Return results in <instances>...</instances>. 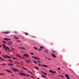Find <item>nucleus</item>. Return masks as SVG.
I'll list each match as a JSON object with an SVG mask.
<instances>
[{
    "mask_svg": "<svg viewBox=\"0 0 79 79\" xmlns=\"http://www.w3.org/2000/svg\"><path fill=\"white\" fill-rule=\"evenodd\" d=\"M2 45L3 46V48H4V49H5L6 51H8V52H10H10H11V50H10V48H8V47H7L6 46H5V45L4 44H2ZM6 49L7 50H6Z\"/></svg>",
    "mask_w": 79,
    "mask_h": 79,
    "instance_id": "nucleus-1",
    "label": "nucleus"
},
{
    "mask_svg": "<svg viewBox=\"0 0 79 79\" xmlns=\"http://www.w3.org/2000/svg\"><path fill=\"white\" fill-rule=\"evenodd\" d=\"M11 69H15V70H13V71H15L16 72H19V71H20V72H22V71H19L18 70L14 68H11Z\"/></svg>",
    "mask_w": 79,
    "mask_h": 79,
    "instance_id": "nucleus-2",
    "label": "nucleus"
},
{
    "mask_svg": "<svg viewBox=\"0 0 79 79\" xmlns=\"http://www.w3.org/2000/svg\"><path fill=\"white\" fill-rule=\"evenodd\" d=\"M39 66H44V67H46V68H47L48 67V66H47L46 65H41L40 64H39Z\"/></svg>",
    "mask_w": 79,
    "mask_h": 79,
    "instance_id": "nucleus-3",
    "label": "nucleus"
},
{
    "mask_svg": "<svg viewBox=\"0 0 79 79\" xmlns=\"http://www.w3.org/2000/svg\"><path fill=\"white\" fill-rule=\"evenodd\" d=\"M3 34H10V31H6L2 32Z\"/></svg>",
    "mask_w": 79,
    "mask_h": 79,
    "instance_id": "nucleus-4",
    "label": "nucleus"
},
{
    "mask_svg": "<svg viewBox=\"0 0 79 79\" xmlns=\"http://www.w3.org/2000/svg\"><path fill=\"white\" fill-rule=\"evenodd\" d=\"M19 74L20 75H22V76H27V75L22 73H19Z\"/></svg>",
    "mask_w": 79,
    "mask_h": 79,
    "instance_id": "nucleus-5",
    "label": "nucleus"
},
{
    "mask_svg": "<svg viewBox=\"0 0 79 79\" xmlns=\"http://www.w3.org/2000/svg\"><path fill=\"white\" fill-rule=\"evenodd\" d=\"M23 56H24L25 57H26V58H28L27 57H29V56L26 54H23Z\"/></svg>",
    "mask_w": 79,
    "mask_h": 79,
    "instance_id": "nucleus-6",
    "label": "nucleus"
},
{
    "mask_svg": "<svg viewBox=\"0 0 79 79\" xmlns=\"http://www.w3.org/2000/svg\"><path fill=\"white\" fill-rule=\"evenodd\" d=\"M65 76L66 77L67 79H69V75H68L67 74H65Z\"/></svg>",
    "mask_w": 79,
    "mask_h": 79,
    "instance_id": "nucleus-7",
    "label": "nucleus"
},
{
    "mask_svg": "<svg viewBox=\"0 0 79 79\" xmlns=\"http://www.w3.org/2000/svg\"><path fill=\"white\" fill-rule=\"evenodd\" d=\"M52 56L53 57H54V58H56V56H55V55L53 54V53H52Z\"/></svg>",
    "mask_w": 79,
    "mask_h": 79,
    "instance_id": "nucleus-8",
    "label": "nucleus"
},
{
    "mask_svg": "<svg viewBox=\"0 0 79 79\" xmlns=\"http://www.w3.org/2000/svg\"><path fill=\"white\" fill-rule=\"evenodd\" d=\"M19 49H20V50H22V49H23V50H25V48H21V47H19Z\"/></svg>",
    "mask_w": 79,
    "mask_h": 79,
    "instance_id": "nucleus-9",
    "label": "nucleus"
},
{
    "mask_svg": "<svg viewBox=\"0 0 79 79\" xmlns=\"http://www.w3.org/2000/svg\"><path fill=\"white\" fill-rule=\"evenodd\" d=\"M16 55L17 56H18V57H19V58H21V56H20V55L18 54H16Z\"/></svg>",
    "mask_w": 79,
    "mask_h": 79,
    "instance_id": "nucleus-10",
    "label": "nucleus"
},
{
    "mask_svg": "<svg viewBox=\"0 0 79 79\" xmlns=\"http://www.w3.org/2000/svg\"><path fill=\"white\" fill-rule=\"evenodd\" d=\"M42 73H43V74H44V75H47V73H44V72H43V71H42Z\"/></svg>",
    "mask_w": 79,
    "mask_h": 79,
    "instance_id": "nucleus-11",
    "label": "nucleus"
},
{
    "mask_svg": "<svg viewBox=\"0 0 79 79\" xmlns=\"http://www.w3.org/2000/svg\"><path fill=\"white\" fill-rule=\"evenodd\" d=\"M33 63H35V64H38V63H37V61H35L34 60Z\"/></svg>",
    "mask_w": 79,
    "mask_h": 79,
    "instance_id": "nucleus-12",
    "label": "nucleus"
},
{
    "mask_svg": "<svg viewBox=\"0 0 79 79\" xmlns=\"http://www.w3.org/2000/svg\"><path fill=\"white\" fill-rule=\"evenodd\" d=\"M22 68H23V69H25V70H27V69L25 68V67H24L23 66H21Z\"/></svg>",
    "mask_w": 79,
    "mask_h": 79,
    "instance_id": "nucleus-13",
    "label": "nucleus"
},
{
    "mask_svg": "<svg viewBox=\"0 0 79 79\" xmlns=\"http://www.w3.org/2000/svg\"><path fill=\"white\" fill-rule=\"evenodd\" d=\"M6 71H7V72H9L10 73H12V72H11L10 70H6Z\"/></svg>",
    "mask_w": 79,
    "mask_h": 79,
    "instance_id": "nucleus-14",
    "label": "nucleus"
},
{
    "mask_svg": "<svg viewBox=\"0 0 79 79\" xmlns=\"http://www.w3.org/2000/svg\"><path fill=\"white\" fill-rule=\"evenodd\" d=\"M35 68L36 69V70H38L39 69V68L36 66H35Z\"/></svg>",
    "mask_w": 79,
    "mask_h": 79,
    "instance_id": "nucleus-15",
    "label": "nucleus"
},
{
    "mask_svg": "<svg viewBox=\"0 0 79 79\" xmlns=\"http://www.w3.org/2000/svg\"><path fill=\"white\" fill-rule=\"evenodd\" d=\"M18 43H19V42H21V40H17L16 41Z\"/></svg>",
    "mask_w": 79,
    "mask_h": 79,
    "instance_id": "nucleus-16",
    "label": "nucleus"
},
{
    "mask_svg": "<svg viewBox=\"0 0 79 79\" xmlns=\"http://www.w3.org/2000/svg\"><path fill=\"white\" fill-rule=\"evenodd\" d=\"M8 65L9 66H14V65L12 64H8Z\"/></svg>",
    "mask_w": 79,
    "mask_h": 79,
    "instance_id": "nucleus-17",
    "label": "nucleus"
},
{
    "mask_svg": "<svg viewBox=\"0 0 79 79\" xmlns=\"http://www.w3.org/2000/svg\"><path fill=\"white\" fill-rule=\"evenodd\" d=\"M49 72H50V73H53V71L52 70H49Z\"/></svg>",
    "mask_w": 79,
    "mask_h": 79,
    "instance_id": "nucleus-18",
    "label": "nucleus"
},
{
    "mask_svg": "<svg viewBox=\"0 0 79 79\" xmlns=\"http://www.w3.org/2000/svg\"><path fill=\"white\" fill-rule=\"evenodd\" d=\"M6 56V57H7L8 58H11V57H10V56Z\"/></svg>",
    "mask_w": 79,
    "mask_h": 79,
    "instance_id": "nucleus-19",
    "label": "nucleus"
},
{
    "mask_svg": "<svg viewBox=\"0 0 79 79\" xmlns=\"http://www.w3.org/2000/svg\"><path fill=\"white\" fill-rule=\"evenodd\" d=\"M20 58H21V59H23V60H24V59H25V58L23 56L22 57H20Z\"/></svg>",
    "mask_w": 79,
    "mask_h": 79,
    "instance_id": "nucleus-20",
    "label": "nucleus"
},
{
    "mask_svg": "<svg viewBox=\"0 0 79 79\" xmlns=\"http://www.w3.org/2000/svg\"><path fill=\"white\" fill-rule=\"evenodd\" d=\"M34 49H35V50H39L38 49H37L36 47H34Z\"/></svg>",
    "mask_w": 79,
    "mask_h": 79,
    "instance_id": "nucleus-21",
    "label": "nucleus"
},
{
    "mask_svg": "<svg viewBox=\"0 0 79 79\" xmlns=\"http://www.w3.org/2000/svg\"><path fill=\"white\" fill-rule=\"evenodd\" d=\"M8 39H7V38H5L4 39V40H8Z\"/></svg>",
    "mask_w": 79,
    "mask_h": 79,
    "instance_id": "nucleus-22",
    "label": "nucleus"
},
{
    "mask_svg": "<svg viewBox=\"0 0 79 79\" xmlns=\"http://www.w3.org/2000/svg\"><path fill=\"white\" fill-rule=\"evenodd\" d=\"M32 58H34L35 60H36V57H35L34 56H32Z\"/></svg>",
    "mask_w": 79,
    "mask_h": 79,
    "instance_id": "nucleus-23",
    "label": "nucleus"
},
{
    "mask_svg": "<svg viewBox=\"0 0 79 79\" xmlns=\"http://www.w3.org/2000/svg\"><path fill=\"white\" fill-rule=\"evenodd\" d=\"M12 59H13L14 60H17V59L15 57H13Z\"/></svg>",
    "mask_w": 79,
    "mask_h": 79,
    "instance_id": "nucleus-24",
    "label": "nucleus"
},
{
    "mask_svg": "<svg viewBox=\"0 0 79 79\" xmlns=\"http://www.w3.org/2000/svg\"><path fill=\"white\" fill-rule=\"evenodd\" d=\"M25 34L26 35H28V33L25 32Z\"/></svg>",
    "mask_w": 79,
    "mask_h": 79,
    "instance_id": "nucleus-25",
    "label": "nucleus"
},
{
    "mask_svg": "<svg viewBox=\"0 0 79 79\" xmlns=\"http://www.w3.org/2000/svg\"><path fill=\"white\" fill-rule=\"evenodd\" d=\"M41 50H42V49L41 48L39 49V52H40V51H41Z\"/></svg>",
    "mask_w": 79,
    "mask_h": 79,
    "instance_id": "nucleus-26",
    "label": "nucleus"
},
{
    "mask_svg": "<svg viewBox=\"0 0 79 79\" xmlns=\"http://www.w3.org/2000/svg\"><path fill=\"white\" fill-rule=\"evenodd\" d=\"M40 48H43V49H44V47H42V46H40Z\"/></svg>",
    "mask_w": 79,
    "mask_h": 79,
    "instance_id": "nucleus-27",
    "label": "nucleus"
},
{
    "mask_svg": "<svg viewBox=\"0 0 79 79\" xmlns=\"http://www.w3.org/2000/svg\"><path fill=\"white\" fill-rule=\"evenodd\" d=\"M36 60H37H37H40V59H39V58H38L37 57H36Z\"/></svg>",
    "mask_w": 79,
    "mask_h": 79,
    "instance_id": "nucleus-28",
    "label": "nucleus"
},
{
    "mask_svg": "<svg viewBox=\"0 0 79 79\" xmlns=\"http://www.w3.org/2000/svg\"><path fill=\"white\" fill-rule=\"evenodd\" d=\"M2 42H3V43H4V44H6V42H5V41H2Z\"/></svg>",
    "mask_w": 79,
    "mask_h": 79,
    "instance_id": "nucleus-29",
    "label": "nucleus"
},
{
    "mask_svg": "<svg viewBox=\"0 0 79 79\" xmlns=\"http://www.w3.org/2000/svg\"><path fill=\"white\" fill-rule=\"evenodd\" d=\"M6 56H3V57H4V58H7V57H6Z\"/></svg>",
    "mask_w": 79,
    "mask_h": 79,
    "instance_id": "nucleus-30",
    "label": "nucleus"
},
{
    "mask_svg": "<svg viewBox=\"0 0 79 79\" xmlns=\"http://www.w3.org/2000/svg\"><path fill=\"white\" fill-rule=\"evenodd\" d=\"M47 60H48V61H50V60H51V59L50 58H47Z\"/></svg>",
    "mask_w": 79,
    "mask_h": 79,
    "instance_id": "nucleus-31",
    "label": "nucleus"
},
{
    "mask_svg": "<svg viewBox=\"0 0 79 79\" xmlns=\"http://www.w3.org/2000/svg\"><path fill=\"white\" fill-rule=\"evenodd\" d=\"M42 77H44V78H45V76H44L43 75Z\"/></svg>",
    "mask_w": 79,
    "mask_h": 79,
    "instance_id": "nucleus-32",
    "label": "nucleus"
},
{
    "mask_svg": "<svg viewBox=\"0 0 79 79\" xmlns=\"http://www.w3.org/2000/svg\"><path fill=\"white\" fill-rule=\"evenodd\" d=\"M8 60H9L10 61V62H12V61H12V60H10L8 59Z\"/></svg>",
    "mask_w": 79,
    "mask_h": 79,
    "instance_id": "nucleus-33",
    "label": "nucleus"
},
{
    "mask_svg": "<svg viewBox=\"0 0 79 79\" xmlns=\"http://www.w3.org/2000/svg\"><path fill=\"white\" fill-rule=\"evenodd\" d=\"M2 64V66H5V65H6V64Z\"/></svg>",
    "mask_w": 79,
    "mask_h": 79,
    "instance_id": "nucleus-34",
    "label": "nucleus"
},
{
    "mask_svg": "<svg viewBox=\"0 0 79 79\" xmlns=\"http://www.w3.org/2000/svg\"><path fill=\"white\" fill-rule=\"evenodd\" d=\"M14 39H18V38L16 37H15Z\"/></svg>",
    "mask_w": 79,
    "mask_h": 79,
    "instance_id": "nucleus-35",
    "label": "nucleus"
},
{
    "mask_svg": "<svg viewBox=\"0 0 79 79\" xmlns=\"http://www.w3.org/2000/svg\"><path fill=\"white\" fill-rule=\"evenodd\" d=\"M31 76L29 75V74H28L27 75V76Z\"/></svg>",
    "mask_w": 79,
    "mask_h": 79,
    "instance_id": "nucleus-36",
    "label": "nucleus"
},
{
    "mask_svg": "<svg viewBox=\"0 0 79 79\" xmlns=\"http://www.w3.org/2000/svg\"><path fill=\"white\" fill-rule=\"evenodd\" d=\"M0 75H4V73H0Z\"/></svg>",
    "mask_w": 79,
    "mask_h": 79,
    "instance_id": "nucleus-37",
    "label": "nucleus"
},
{
    "mask_svg": "<svg viewBox=\"0 0 79 79\" xmlns=\"http://www.w3.org/2000/svg\"><path fill=\"white\" fill-rule=\"evenodd\" d=\"M56 73V71H54V72H53V73Z\"/></svg>",
    "mask_w": 79,
    "mask_h": 79,
    "instance_id": "nucleus-38",
    "label": "nucleus"
},
{
    "mask_svg": "<svg viewBox=\"0 0 79 79\" xmlns=\"http://www.w3.org/2000/svg\"><path fill=\"white\" fill-rule=\"evenodd\" d=\"M58 70H60V68H58Z\"/></svg>",
    "mask_w": 79,
    "mask_h": 79,
    "instance_id": "nucleus-39",
    "label": "nucleus"
},
{
    "mask_svg": "<svg viewBox=\"0 0 79 79\" xmlns=\"http://www.w3.org/2000/svg\"><path fill=\"white\" fill-rule=\"evenodd\" d=\"M52 52H53V53H55V52H56V51H53Z\"/></svg>",
    "mask_w": 79,
    "mask_h": 79,
    "instance_id": "nucleus-40",
    "label": "nucleus"
},
{
    "mask_svg": "<svg viewBox=\"0 0 79 79\" xmlns=\"http://www.w3.org/2000/svg\"><path fill=\"white\" fill-rule=\"evenodd\" d=\"M20 63H21V64L23 65V62H20Z\"/></svg>",
    "mask_w": 79,
    "mask_h": 79,
    "instance_id": "nucleus-41",
    "label": "nucleus"
},
{
    "mask_svg": "<svg viewBox=\"0 0 79 79\" xmlns=\"http://www.w3.org/2000/svg\"><path fill=\"white\" fill-rule=\"evenodd\" d=\"M29 73H31V74H33V73L32 72H29Z\"/></svg>",
    "mask_w": 79,
    "mask_h": 79,
    "instance_id": "nucleus-42",
    "label": "nucleus"
},
{
    "mask_svg": "<svg viewBox=\"0 0 79 79\" xmlns=\"http://www.w3.org/2000/svg\"><path fill=\"white\" fill-rule=\"evenodd\" d=\"M7 44H8V45H11V44L10 43H8Z\"/></svg>",
    "mask_w": 79,
    "mask_h": 79,
    "instance_id": "nucleus-43",
    "label": "nucleus"
},
{
    "mask_svg": "<svg viewBox=\"0 0 79 79\" xmlns=\"http://www.w3.org/2000/svg\"><path fill=\"white\" fill-rule=\"evenodd\" d=\"M26 62H27V63H29V61H28V60H26Z\"/></svg>",
    "mask_w": 79,
    "mask_h": 79,
    "instance_id": "nucleus-44",
    "label": "nucleus"
},
{
    "mask_svg": "<svg viewBox=\"0 0 79 79\" xmlns=\"http://www.w3.org/2000/svg\"><path fill=\"white\" fill-rule=\"evenodd\" d=\"M31 55H34V54H33V53H31Z\"/></svg>",
    "mask_w": 79,
    "mask_h": 79,
    "instance_id": "nucleus-45",
    "label": "nucleus"
},
{
    "mask_svg": "<svg viewBox=\"0 0 79 79\" xmlns=\"http://www.w3.org/2000/svg\"><path fill=\"white\" fill-rule=\"evenodd\" d=\"M11 76H15V75H11Z\"/></svg>",
    "mask_w": 79,
    "mask_h": 79,
    "instance_id": "nucleus-46",
    "label": "nucleus"
},
{
    "mask_svg": "<svg viewBox=\"0 0 79 79\" xmlns=\"http://www.w3.org/2000/svg\"><path fill=\"white\" fill-rule=\"evenodd\" d=\"M9 42L10 44H12V42H11V41H10Z\"/></svg>",
    "mask_w": 79,
    "mask_h": 79,
    "instance_id": "nucleus-47",
    "label": "nucleus"
},
{
    "mask_svg": "<svg viewBox=\"0 0 79 79\" xmlns=\"http://www.w3.org/2000/svg\"><path fill=\"white\" fill-rule=\"evenodd\" d=\"M11 50H12L13 51H14V50H13V49L12 48Z\"/></svg>",
    "mask_w": 79,
    "mask_h": 79,
    "instance_id": "nucleus-48",
    "label": "nucleus"
},
{
    "mask_svg": "<svg viewBox=\"0 0 79 79\" xmlns=\"http://www.w3.org/2000/svg\"><path fill=\"white\" fill-rule=\"evenodd\" d=\"M62 77H64V76L63 75L62 76Z\"/></svg>",
    "mask_w": 79,
    "mask_h": 79,
    "instance_id": "nucleus-49",
    "label": "nucleus"
},
{
    "mask_svg": "<svg viewBox=\"0 0 79 79\" xmlns=\"http://www.w3.org/2000/svg\"><path fill=\"white\" fill-rule=\"evenodd\" d=\"M38 63H40V61H38Z\"/></svg>",
    "mask_w": 79,
    "mask_h": 79,
    "instance_id": "nucleus-50",
    "label": "nucleus"
},
{
    "mask_svg": "<svg viewBox=\"0 0 79 79\" xmlns=\"http://www.w3.org/2000/svg\"><path fill=\"white\" fill-rule=\"evenodd\" d=\"M31 77H32V78H34V77L32 76H31Z\"/></svg>",
    "mask_w": 79,
    "mask_h": 79,
    "instance_id": "nucleus-51",
    "label": "nucleus"
},
{
    "mask_svg": "<svg viewBox=\"0 0 79 79\" xmlns=\"http://www.w3.org/2000/svg\"><path fill=\"white\" fill-rule=\"evenodd\" d=\"M1 60H3V59H2V58H1Z\"/></svg>",
    "mask_w": 79,
    "mask_h": 79,
    "instance_id": "nucleus-52",
    "label": "nucleus"
},
{
    "mask_svg": "<svg viewBox=\"0 0 79 79\" xmlns=\"http://www.w3.org/2000/svg\"><path fill=\"white\" fill-rule=\"evenodd\" d=\"M7 40H11L10 39H8Z\"/></svg>",
    "mask_w": 79,
    "mask_h": 79,
    "instance_id": "nucleus-53",
    "label": "nucleus"
},
{
    "mask_svg": "<svg viewBox=\"0 0 79 79\" xmlns=\"http://www.w3.org/2000/svg\"><path fill=\"white\" fill-rule=\"evenodd\" d=\"M17 63H19V64H20V63H19V62H17Z\"/></svg>",
    "mask_w": 79,
    "mask_h": 79,
    "instance_id": "nucleus-54",
    "label": "nucleus"
},
{
    "mask_svg": "<svg viewBox=\"0 0 79 79\" xmlns=\"http://www.w3.org/2000/svg\"><path fill=\"white\" fill-rule=\"evenodd\" d=\"M45 58H46V59H47V57H45Z\"/></svg>",
    "mask_w": 79,
    "mask_h": 79,
    "instance_id": "nucleus-55",
    "label": "nucleus"
},
{
    "mask_svg": "<svg viewBox=\"0 0 79 79\" xmlns=\"http://www.w3.org/2000/svg\"><path fill=\"white\" fill-rule=\"evenodd\" d=\"M14 36H15V37H16V35H14Z\"/></svg>",
    "mask_w": 79,
    "mask_h": 79,
    "instance_id": "nucleus-56",
    "label": "nucleus"
},
{
    "mask_svg": "<svg viewBox=\"0 0 79 79\" xmlns=\"http://www.w3.org/2000/svg\"><path fill=\"white\" fill-rule=\"evenodd\" d=\"M45 52H47V50H45Z\"/></svg>",
    "mask_w": 79,
    "mask_h": 79,
    "instance_id": "nucleus-57",
    "label": "nucleus"
},
{
    "mask_svg": "<svg viewBox=\"0 0 79 79\" xmlns=\"http://www.w3.org/2000/svg\"><path fill=\"white\" fill-rule=\"evenodd\" d=\"M60 76H61V77H62V75H60Z\"/></svg>",
    "mask_w": 79,
    "mask_h": 79,
    "instance_id": "nucleus-58",
    "label": "nucleus"
},
{
    "mask_svg": "<svg viewBox=\"0 0 79 79\" xmlns=\"http://www.w3.org/2000/svg\"><path fill=\"white\" fill-rule=\"evenodd\" d=\"M0 47L2 48V46L0 45Z\"/></svg>",
    "mask_w": 79,
    "mask_h": 79,
    "instance_id": "nucleus-59",
    "label": "nucleus"
},
{
    "mask_svg": "<svg viewBox=\"0 0 79 79\" xmlns=\"http://www.w3.org/2000/svg\"><path fill=\"white\" fill-rule=\"evenodd\" d=\"M47 53H48V51L47 52Z\"/></svg>",
    "mask_w": 79,
    "mask_h": 79,
    "instance_id": "nucleus-60",
    "label": "nucleus"
},
{
    "mask_svg": "<svg viewBox=\"0 0 79 79\" xmlns=\"http://www.w3.org/2000/svg\"><path fill=\"white\" fill-rule=\"evenodd\" d=\"M0 54H2V53L0 52Z\"/></svg>",
    "mask_w": 79,
    "mask_h": 79,
    "instance_id": "nucleus-61",
    "label": "nucleus"
},
{
    "mask_svg": "<svg viewBox=\"0 0 79 79\" xmlns=\"http://www.w3.org/2000/svg\"><path fill=\"white\" fill-rule=\"evenodd\" d=\"M0 59H2V58L1 57H0Z\"/></svg>",
    "mask_w": 79,
    "mask_h": 79,
    "instance_id": "nucleus-62",
    "label": "nucleus"
},
{
    "mask_svg": "<svg viewBox=\"0 0 79 79\" xmlns=\"http://www.w3.org/2000/svg\"><path fill=\"white\" fill-rule=\"evenodd\" d=\"M52 74L53 75H54L55 74Z\"/></svg>",
    "mask_w": 79,
    "mask_h": 79,
    "instance_id": "nucleus-63",
    "label": "nucleus"
},
{
    "mask_svg": "<svg viewBox=\"0 0 79 79\" xmlns=\"http://www.w3.org/2000/svg\"><path fill=\"white\" fill-rule=\"evenodd\" d=\"M41 77H42V76H41Z\"/></svg>",
    "mask_w": 79,
    "mask_h": 79,
    "instance_id": "nucleus-64",
    "label": "nucleus"
}]
</instances>
